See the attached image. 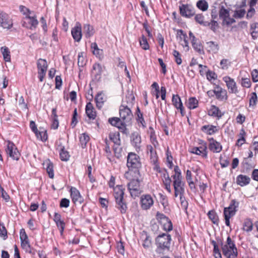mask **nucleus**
I'll return each instance as SVG.
<instances>
[{
    "instance_id": "f257e3e1",
    "label": "nucleus",
    "mask_w": 258,
    "mask_h": 258,
    "mask_svg": "<svg viewBox=\"0 0 258 258\" xmlns=\"http://www.w3.org/2000/svg\"><path fill=\"white\" fill-rule=\"evenodd\" d=\"M171 237L167 233L159 235L155 239L157 246L156 251L158 253H163L165 251H169L171 245Z\"/></svg>"
},
{
    "instance_id": "f03ea898",
    "label": "nucleus",
    "mask_w": 258,
    "mask_h": 258,
    "mask_svg": "<svg viewBox=\"0 0 258 258\" xmlns=\"http://www.w3.org/2000/svg\"><path fill=\"white\" fill-rule=\"evenodd\" d=\"M124 188L122 185H117L114 187V197L115 200L116 208L121 214H124L127 210V205L123 198Z\"/></svg>"
},
{
    "instance_id": "7ed1b4c3",
    "label": "nucleus",
    "mask_w": 258,
    "mask_h": 258,
    "mask_svg": "<svg viewBox=\"0 0 258 258\" xmlns=\"http://www.w3.org/2000/svg\"><path fill=\"white\" fill-rule=\"evenodd\" d=\"M221 243L222 252L226 258H237V248L234 242L230 236L227 237L226 241L224 244L222 242Z\"/></svg>"
},
{
    "instance_id": "20e7f679",
    "label": "nucleus",
    "mask_w": 258,
    "mask_h": 258,
    "mask_svg": "<svg viewBox=\"0 0 258 258\" xmlns=\"http://www.w3.org/2000/svg\"><path fill=\"white\" fill-rule=\"evenodd\" d=\"M126 165L129 169V172H126V176L128 174H131L134 169H135V174L140 176L138 169L141 167V163L138 155L133 153H130L127 156Z\"/></svg>"
},
{
    "instance_id": "39448f33",
    "label": "nucleus",
    "mask_w": 258,
    "mask_h": 258,
    "mask_svg": "<svg viewBox=\"0 0 258 258\" xmlns=\"http://www.w3.org/2000/svg\"><path fill=\"white\" fill-rule=\"evenodd\" d=\"M141 176L136 174V179H133L127 183L128 189L132 197H138L141 193L140 187L141 180L139 177Z\"/></svg>"
},
{
    "instance_id": "423d86ee",
    "label": "nucleus",
    "mask_w": 258,
    "mask_h": 258,
    "mask_svg": "<svg viewBox=\"0 0 258 258\" xmlns=\"http://www.w3.org/2000/svg\"><path fill=\"white\" fill-rule=\"evenodd\" d=\"M131 108L127 106L120 105L119 107V116L123 123L126 125L131 123V120L133 117V114L131 110Z\"/></svg>"
},
{
    "instance_id": "0eeeda50",
    "label": "nucleus",
    "mask_w": 258,
    "mask_h": 258,
    "mask_svg": "<svg viewBox=\"0 0 258 258\" xmlns=\"http://www.w3.org/2000/svg\"><path fill=\"white\" fill-rule=\"evenodd\" d=\"M219 14L220 18L222 20V25L229 26L235 22V20L230 17L229 11L224 6L221 7Z\"/></svg>"
},
{
    "instance_id": "6e6552de",
    "label": "nucleus",
    "mask_w": 258,
    "mask_h": 258,
    "mask_svg": "<svg viewBox=\"0 0 258 258\" xmlns=\"http://www.w3.org/2000/svg\"><path fill=\"white\" fill-rule=\"evenodd\" d=\"M7 143V147L5 149L7 154L13 159L18 160L20 154L15 144L10 141H8Z\"/></svg>"
},
{
    "instance_id": "1a4fd4ad",
    "label": "nucleus",
    "mask_w": 258,
    "mask_h": 258,
    "mask_svg": "<svg viewBox=\"0 0 258 258\" xmlns=\"http://www.w3.org/2000/svg\"><path fill=\"white\" fill-rule=\"evenodd\" d=\"M38 24L35 15H27L25 17L22 25L29 29H35Z\"/></svg>"
},
{
    "instance_id": "9d476101",
    "label": "nucleus",
    "mask_w": 258,
    "mask_h": 258,
    "mask_svg": "<svg viewBox=\"0 0 258 258\" xmlns=\"http://www.w3.org/2000/svg\"><path fill=\"white\" fill-rule=\"evenodd\" d=\"M38 78L40 82H42L47 70V63L45 59L40 58L37 62Z\"/></svg>"
},
{
    "instance_id": "9b49d317",
    "label": "nucleus",
    "mask_w": 258,
    "mask_h": 258,
    "mask_svg": "<svg viewBox=\"0 0 258 258\" xmlns=\"http://www.w3.org/2000/svg\"><path fill=\"white\" fill-rule=\"evenodd\" d=\"M179 11L180 15L186 18H190L195 14L194 8L189 5H181L179 6Z\"/></svg>"
},
{
    "instance_id": "f8f14e48",
    "label": "nucleus",
    "mask_w": 258,
    "mask_h": 258,
    "mask_svg": "<svg viewBox=\"0 0 258 258\" xmlns=\"http://www.w3.org/2000/svg\"><path fill=\"white\" fill-rule=\"evenodd\" d=\"M0 26L4 29H9L13 26L12 19L6 13H0Z\"/></svg>"
},
{
    "instance_id": "ddd939ff",
    "label": "nucleus",
    "mask_w": 258,
    "mask_h": 258,
    "mask_svg": "<svg viewBox=\"0 0 258 258\" xmlns=\"http://www.w3.org/2000/svg\"><path fill=\"white\" fill-rule=\"evenodd\" d=\"M108 122L113 126L118 127L120 131L123 134H127V130L126 128V124L123 123V121L120 118L112 117L109 118Z\"/></svg>"
},
{
    "instance_id": "4468645a",
    "label": "nucleus",
    "mask_w": 258,
    "mask_h": 258,
    "mask_svg": "<svg viewBox=\"0 0 258 258\" xmlns=\"http://www.w3.org/2000/svg\"><path fill=\"white\" fill-rule=\"evenodd\" d=\"M153 204L154 201L150 195H144L141 197V204L143 209H149Z\"/></svg>"
},
{
    "instance_id": "2eb2a0df",
    "label": "nucleus",
    "mask_w": 258,
    "mask_h": 258,
    "mask_svg": "<svg viewBox=\"0 0 258 258\" xmlns=\"http://www.w3.org/2000/svg\"><path fill=\"white\" fill-rule=\"evenodd\" d=\"M239 205V203L235 200H232L228 207L224 209V214L231 216H234L237 211V208Z\"/></svg>"
},
{
    "instance_id": "dca6fc26",
    "label": "nucleus",
    "mask_w": 258,
    "mask_h": 258,
    "mask_svg": "<svg viewBox=\"0 0 258 258\" xmlns=\"http://www.w3.org/2000/svg\"><path fill=\"white\" fill-rule=\"evenodd\" d=\"M223 80L226 83L229 92L230 93L236 94L238 93L236 84L233 79L226 76L223 78Z\"/></svg>"
},
{
    "instance_id": "f3484780",
    "label": "nucleus",
    "mask_w": 258,
    "mask_h": 258,
    "mask_svg": "<svg viewBox=\"0 0 258 258\" xmlns=\"http://www.w3.org/2000/svg\"><path fill=\"white\" fill-rule=\"evenodd\" d=\"M135 96L132 92H128L125 97L123 98L121 105L127 106V107L132 108L134 104Z\"/></svg>"
},
{
    "instance_id": "a211bd4d",
    "label": "nucleus",
    "mask_w": 258,
    "mask_h": 258,
    "mask_svg": "<svg viewBox=\"0 0 258 258\" xmlns=\"http://www.w3.org/2000/svg\"><path fill=\"white\" fill-rule=\"evenodd\" d=\"M213 93L216 95V98L220 101L226 100L227 99L226 90L223 89L219 86H217L213 90Z\"/></svg>"
},
{
    "instance_id": "6ab92c4d",
    "label": "nucleus",
    "mask_w": 258,
    "mask_h": 258,
    "mask_svg": "<svg viewBox=\"0 0 258 258\" xmlns=\"http://www.w3.org/2000/svg\"><path fill=\"white\" fill-rule=\"evenodd\" d=\"M74 39L77 42H80L82 36V29L80 24H77L71 31Z\"/></svg>"
},
{
    "instance_id": "aec40b11",
    "label": "nucleus",
    "mask_w": 258,
    "mask_h": 258,
    "mask_svg": "<svg viewBox=\"0 0 258 258\" xmlns=\"http://www.w3.org/2000/svg\"><path fill=\"white\" fill-rule=\"evenodd\" d=\"M131 141L132 145L137 149L141 147V138L138 132H134L131 136Z\"/></svg>"
},
{
    "instance_id": "412c9836",
    "label": "nucleus",
    "mask_w": 258,
    "mask_h": 258,
    "mask_svg": "<svg viewBox=\"0 0 258 258\" xmlns=\"http://www.w3.org/2000/svg\"><path fill=\"white\" fill-rule=\"evenodd\" d=\"M53 220L58 228L59 229L60 235L62 236L65 227V223L64 221L61 220V215L58 213H55Z\"/></svg>"
},
{
    "instance_id": "4be33fe9",
    "label": "nucleus",
    "mask_w": 258,
    "mask_h": 258,
    "mask_svg": "<svg viewBox=\"0 0 258 258\" xmlns=\"http://www.w3.org/2000/svg\"><path fill=\"white\" fill-rule=\"evenodd\" d=\"M190 152L197 155H201L204 157H207V152L206 144L204 143L200 147L193 148Z\"/></svg>"
},
{
    "instance_id": "5701e85b",
    "label": "nucleus",
    "mask_w": 258,
    "mask_h": 258,
    "mask_svg": "<svg viewBox=\"0 0 258 258\" xmlns=\"http://www.w3.org/2000/svg\"><path fill=\"white\" fill-rule=\"evenodd\" d=\"M172 101L173 105L180 111L181 115L183 116V107L181 99L178 95H173Z\"/></svg>"
},
{
    "instance_id": "b1692460",
    "label": "nucleus",
    "mask_w": 258,
    "mask_h": 258,
    "mask_svg": "<svg viewBox=\"0 0 258 258\" xmlns=\"http://www.w3.org/2000/svg\"><path fill=\"white\" fill-rule=\"evenodd\" d=\"M43 168L46 170L49 177L53 178L54 177L53 166L52 163L49 160H46L43 163Z\"/></svg>"
},
{
    "instance_id": "393cba45",
    "label": "nucleus",
    "mask_w": 258,
    "mask_h": 258,
    "mask_svg": "<svg viewBox=\"0 0 258 258\" xmlns=\"http://www.w3.org/2000/svg\"><path fill=\"white\" fill-rule=\"evenodd\" d=\"M209 149L214 153H219L222 150V146L213 139L210 140Z\"/></svg>"
},
{
    "instance_id": "a878e982",
    "label": "nucleus",
    "mask_w": 258,
    "mask_h": 258,
    "mask_svg": "<svg viewBox=\"0 0 258 258\" xmlns=\"http://www.w3.org/2000/svg\"><path fill=\"white\" fill-rule=\"evenodd\" d=\"M71 196L74 203L78 202L81 204L83 202V198L81 197L80 192L75 187L71 188Z\"/></svg>"
},
{
    "instance_id": "bb28decb",
    "label": "nucleus",
    "mask_w": 258,
    "mask_h": 258,
    "mask_svg": "<svg viewBox=\"0 0 258 258\" xmlns=\"http://www.w3.org/2000/svg\"><path fill=\"white\" fill-rule=\"evenodd\" d=\"M206 48L209 52L217 53L219 50V44L213 41L206 42Z\"/></svg>"
},
{
    "instance_id": "cd10ccee",
    "label": "nucleus",
    "mask_w": 258,
    "mask_h": 258,
    "mask_svg": "<svg viewBox=\"0 0 258 258\" xmlns=\"http://www.w3.org/2000/svg\"><path fill=\"white\" fill-rule=\"evenodd\" d=\"M250 181V178L245 175L240 174L236 178V183L241 186L248 184Z\"/></svg>"
},
{
    "instance_id": "c85d7f7f",
    "label": "nucleus",
    "mask_w": 258,
    "mask_h": 258,
    "mask_svg": "<svg viewBox=\"0 0 258 258\" xmlns=\"http://www.w3.org/2000/svg\"><path fill=\"white\" fill-rule=\"evenodd\" d=\"M86 113L89 118L92 119L95 118L96 112L91 102H88L86 106Z\"/></svg>"
},
{
    "instance_id": "c756f323",
    "label": "nucleus",
    "mask_w": 258,
    "mask_h": 258,
    "mask_svg": "<svg viewBox=\"0 0 258 258\" xmlns=\"http://www.w3.org/2000/svg\"><path fill=\"white\" fill-rule=\"evenodd\" d=\"M208 114L210 116L219 118L222 117L223 113L221 112L218 107L215 105H212L208 110Z\"/></svg>"
},
{
    "instance_id": "7c9ffc66",
    "label": "nucleus",
    "mask_w": 258,
    "mask_h": 258,
    "mask_svg": "<svg viewBox=\"0 0 258 258\" xmlns=\"http://www.w3.org/2000/svg\"><path fill=\"white\" fill-rule=\"evenodd\" d=\"M102 71L103 68L100 64L95 63L93 64L92 74L94 75L96 79H100Z\"/></svg>"
},
{
    "instance_id": "2f4dec72",
    "label": "nucleus",
    "mask_w": 258,
    "mask_h": 258,
    "mask_svg": "<svg viewBox=\"0 0 258 258\" xmlns=\"http://www.w3.org/2000/svg\"><path fill=\"white\" fill-rule=\"evenodd\" d=\"M96 106L98 108H100L103 106L104 103L106 100V97L102 93H98L96 95L95 98Z\"/></svg>"
},
{
    "instance_id": "473e14b6",
    "label": "nucleus",
    "mask_w": 258,
    "mask_h": 258,
    "mask_svg": "<svg viewBox=\"0 0 258 258\" xmlns=\"http://www.w3.org/2000/svg\"><path fill=\"white\" fill-rule=\"evenodd\" d=\"M184 185L185 183L173 184L174 189V196L177 197L178 195H184Z\"/></svg>"
},
{
    "instance_id": "72a5a7b5",
    "label": "nucleus",
    "mask_w": 258,
    "mask_h": 258,
    "mask_svg": "<svg viewBox=\"0 0 258 258\" xmlns=\"http://www.w3.org/2000/svg\"><path fill=\"white\" fill-rule=\"evenodd\" d=\"M109 140L114 143V145H120V135L118 132L110 133L109 134Z\"/></svg>"
},
{
    "instance_id": "f704fd0d",
    "label": "nucleus",
    "mask_w": 258,
    "mask_h": 258,
    "mask_svg": "<svg viewBox=\"0 0 258 258\" xmlns=\"http://www.w3.org/2000/svg\"><path fill=\"white\" fill-rule=\"evenodd\" d=\"M83 29L85 36L87 38L91 37L95 32L93 27L88 24H85Z\"/></svg>"
},
{
    "instance_id": "c9c22d12",
    "label": "nucleus",
    "mask_w": 258,
    "mask_h": 258,
    "mask_svg": "<svg viewBox=\"0 0 258 258\" xmlns=\"http://www.w3.org/2000/svg\"><path fill=\"white\" fill-rule=\"evenodd\" d=\"M148 152L150 153V160L151 163H155L157 162L158 157L156 154L155 150L154 149L153 147L151 145H148L147 147Z\"/></svg>"
},
{
    "instance_id": "e433bc0d",
    "label": "nucleus",
    "mask_w": 258,
    "mask_h": 258,
    "mask_svg": "<svg viewBox=\"0 0 258 258\" xmlns=\"http://www.w3.org/2000/svg\"><path fill=\"white\" fill-rule=\"evenodd\" d=\"M243 230L247 232H249L253 229V223L251 220L249 218H246L244 220L243 223Z\"/></svg>"
},
{
    "instance_id": "4c0bfd02",
    "label": "nucleus",
    "mask_w": 258,
    "mask_h": 258,
    "mask_svg": "<svg viewBox=\"0 0 258 258\" xmlns=\"http://www.w3.org/2000/svg\"><path fill=\"white\" fill-rule=\"evenodd\" d=\"M178 34L180 33V39L181 40V44L183 47H187L188 49V43L187 40V36L186 34L183 33L182 30H179L177 32Z\"/></svg>"
},
{
    "instance_id": "58836bf2",
    "label": "nucleus",
    "mask_w": 258,
    "mask_h": 258,
    "mask_svg": "<svg viewBox=\"0 0 258 258\" xmlns=\"http://www.w3.org/2000/svg\"><path fill=\"white\" fill-rule=\"evenodd\" d=\"M137 120L139 124H140L143 127H146V122L143 118L142 113H141L139 107L137 109Z\"/></svg>"
},
{
    "instance_id": "ea45409f",
    "label": "nucleus",
    "mask_w": 258,
    "mask_h": 258,
    "mask_svg": "<svg viewBox=\"0 0 258 258\" xmlns=\"http://www.w3.org/2000/svg\"><path fill=\"white\" fill-rule=\"evenodd\" d=\"M37 134H35L36 136L38 139H39L42 141H45L47 139V135L46 131L44 128H39V130L37 132Z\"/></svg>"
},
{
    "instance_id": "a19ab883",
    "label": "nucleus",
    "mask_w": 258,
    "mask_h": 258,
    "mask_svg": "<svg viewBox=\"0 0 258 258\" xmlns=\"http://www.w3.org/2000/svg\"><path fill=\"white\" fill-rule=\"evenodd\" d=\"M208 216L209 218L212 221L213 223L217 225H218L219 218L215 211L211 210L209 211L208 213Z\"/></svg>"
},
{
    "instance_id": "79ce46f5",
    "label": "nucleus",
    "mask_w": 258,
    "mask_h": 258,
    "mask_svg": "<svg viewBox=\"0 0 258 258\" xmlns=\"http://www.w3.org/2000/svg\"><path fill=\"white\" fill-rule=\"evenodd\" d=\"M195 21L199 24L204 26H209L208 22L204 21V16L202 14L196 15L195 17Z\"/></svg>"
},
{
    "instance_id": "37998d69",
    "label": "nucleus",
    "mask_w": 258,
    "mask_h": 258,
    "mask_svg": "<svg viewBox=\"0 0 258 258\" xmlns=\"http://www.w3.org/2000/svg\"><path fill=\"white\" fill-rule=\"evenodd\" d=\"M196 6L198 9L202 11H206L208 10L209 5L205 0H199L197 2Z\"/></svg>"
},
{
    "instance_id": "c03bdc74",
    "label": "nucleus",
    "mask_w": 258,
    "mask_h": 258,
    "mask_svg": "<svg viewBox=\"0 0 258 258\" xmlns=\"http://www.w3.org/2000/svg\"><path fill=\"white\" fill-rule=\"evenodd\" d=\"M1 52L6 61H10L11 55L10 52L8 47L6 46L1 47Z\"/></svg>"
},
{
    "instance_id": "a18cd8bd",
    "label": "nucleus",
    "mask_w": 258,
    "mask_h": 258,
    "mask_svg": "<svg viewBox=\"0 0 258 258\" xmlns=\"http://www.w3.org/2000/svg\"><path fill=\"white\" fill-rule=\"evenodd\" d=\"M202 131L209 135H212L217 131L216 126L214 125H205L202 127Z\"/></svg>"
},
{
    "instance_id": "49530a36",
    "label": "nucleus",
    "mask_w": 258,
    "mask_h": 258,
    "mask_svg": "<svg viewBox=\"0 0 258 258\" xmlns=\"http://www.w3.org/2000/svg\"><path fill=\"white\" fill-rule=\"evenodd\" d=\"M245 134H246L245 132L244 131V130L243 128H242L240 130V133L239 134V138L236 142V145L237 146H241L245 143Z\"/></svg>"
},
{
    "instance_id": "de8ad7c7",
    "label": "nucleus",
    "mask_w": 258,
    "mask_h": 258,
    "mask_svg": "<svg viewBox=\"0 0 258 258\" xmlns=\"http://www.w3.org/2000/svg\"><path fill=\"white\" fill-rule=\"evenodd\" d=\"M60 158L62 161H67L69 159L70 155L69 152L66 151L64 147L60 148L59 151Z\"/></svg>"
},
{
    "instance_id": "09e8293b",
    "label": "nucleus",
    "mask_w": 258,
    "mask_h": 258,
    "mask_svg": "<svg viewBox=\"0 0 258 258\" xmlns=\"http://www.w3.org/2000/svg\"><path fill=\"white\" fill-rule=\"evenodd\" d=\"M198 106V101L195 97H190L188 101L187 106L190 109H194Z\"/></svg>"
},
{
    "instance_id": "8fccbe9b",
    "label": "nucleus",
    "mask_w": 258,
    "mask_h": 258,
    "mask_svg": "<svg viewBox=\"0 0 258 258\" xmlns=\"http://www.w3.org/2000/svg\"><path fill=\"white\" fill-rule=\"evenodd\" d=\"M89 140L90 137L87 134L84 133L81 135V137H80V141L81 144V146L83 148L86 147V145Z\"/></svg>"
},
{
    "instance_id": "3c124183",
    "label": "nucleus",
    "mask_w": 258,
    "mask_h": 258,
    "mask_svg": "<svg viewBox=\"0 0 258 258\" xmlns=\"http://www.w3.org/2000/svg\"><path fill=\"white\" fill-rule=\"evenodd\" d=\"M163 225V229L166 231H170L172 230V224L170 220L169 219L168 220L164 221L161 223Z\"/></svg>"
},
{
    "instance_id": "603ef678",
    "label": "nucleus",
    "mask_w": 258,
    "mask_h": 258,
    "mask_svg": "<svg viewBox=\"0 0 258 258\" xmlns=\"http://www.w3.org/2000/svg\"><path fill=\"white\" fill-rule=\"evenodd\" d=\"M140 44L142 48L144 50H147L149 48L147 38L144 36H143L142 38L140 39Z\"/></svg>"
},
{
    "instance_id": "864d4df0",
    "label": "nucleus",
    "mask_w": 258,
    "mask_h": 258,
    "mask_svg": "<svg viewBox=\"0 0 258 258\" xmlns=\"http://www.w3.org/2000/svg\"><path fill=\"white\" fill-rule=\"evenodd\" d=\"M194 49L200 54L204 53V49L202 45L200 42L196 43H194L192 45Z\"/></svg>"
},
{
    "instance_id": "5fc2aeb1",
    "label": "nucleus",
    "mask_w": 258,
    "mask_h": 258,
    "mask_svg": "<svg viewBox=\"0 0 258 258\" xmlns=\"http://www.w3.org/2000/svg\"><path fill=\"white\" fill-rule=\"evenodd\" d=\"M113 151L115 156L119 158L121 156L122 148L120 145H114Z\"/></svg>"
},
{
    "instance_id": "6e6d98bb",
    "label": "nucleus",
    "mask_w": 258,
    "mask_h": 258,
    "mask_svg": "<svg viewBox=\"0 0 258 258\" xmlns=\"http://www.w3.org/2000/svg\"><path fill=\"white\" fill-rule=\"evenodd\" d=\"M173 55L175 58V61L177 64H180L182 62V59L181 58V55L178 51L176 50H174L173 51Z\"/></svg>"
},
{
    "instance_id": "4d7b16f0",
    "label": "nucleus",
    "mask_w": 258,
    "mask_h": 258,
    "mask_svg": "<svg viewBox=\"0 0 258 258\" xmlns=\"http://www.w3.org/2000/svg\"><path fill=\"white\" fill-rule=\"evenodd\" d=\"M257 97L255 92H253L250 95V97L249 99V105L250 106H254L256 104V102L257 101Z\"/></svg>"
},
{
    "instance_id": "13d9d810",
    "label": "nucleus",
    "mask_w": 258,
    "mask_h": 258,
    "mask_svg": "<svg viewBox=\"0 0 258 258\" xmlns=\"http://www.w3.org/2000/svg\"><path fill=\"white\" fill-rule=\"evenodd\" d=\"M157 219L159 221L160 223H162L164 221L168 220L169 218L166 217L163 214L157 212L156 214Z\"/></svg>"
},
{
    "instance_id": "bf43d9fd",
    "label": "nucleus",
    "mask_w": 258,
    "mask_h": 258,
    "mask_svg": "<svg viewBox=\"0 0 258 258\" xmlns=\"http://www.w3.org/2000/svg\"><path fill=\"white\" fill-rule=\"evenodd\" d=\"M78 64L79 67H83L85 64L83 52H80L78 56Z\"/></svg>"
},
{
    "instance_id": "052dcab7",
    "label": "nucleus",
    "mask_w": 258,
    "mask_h": 258,
    "mask_svg": "<svg viewBox=\"0 0 258 258\" xmlns=\"http://www.w3.org/2000/svg\"><path fill=\"white\" fill-rule=\"evenodd\" d=\"M0 236L4 237V239L7 238V231L4 224H0Z\"/></svg>"
},
{
    "instance_id": "680f3d73",
    "label": "nucleus",
    "mask_w": 258,
    "mask_h": 258,
    "mask_svg": "<svg viewBox=\"0 0 258 258\" xmlns=\"http://www.w3.org/2000/svg\"><path fill=\"white\" fill-rule=\"evenodd\" d=\"M167 179L164 180V184L165 186L166 189L169 192H171V179L170 178L167 177Z\"/></svg>"
},
{
    "instance_id": "e2e57ef3",
    "label": "nucleus",
    "mask_w": 258,
    "mask_h": 258,
    "mask_svg": "<svg viewBox=\"0 0 258 258\" xmlns=\"http://www.w3.org/2000/svg\"><path fill=\"white\" fill-rule=\"evenodd\" d=\"M151 244V240L150 239V237L147 235H146V237L145 239L144 240L143 243V246L147 248H149Z\"/></svg>"
},
{
    "instance_id": "0e129e2a",
    "label": "nucleus",
    "mask_w": 258,
    "mask_h": 258,
    "mask_svg": "<svg viewBox=\"0 0 258 258\" xmlns=\"http://www.w3.org/2000/svg\"><path fill=\"white\" fill-rule=\"evenodd\" d=\"M105 142V152L107 154V156H108L111 155V150L109 147V141L107 139H105L104 140Z\"/></svg>"
},
{
    "instance_id": "69168bd1",
    "label": "nucleus",
    "mask_w": 258,
    "mask_h": 258,
    "mask_svg": "<svg viewBox=\"0 0 258 258\" xmlns=\"http://www.w3.org/2000/svg\"><path fill=\"white\" fill-rule=\"evenodd\" d=\"M241 85L245 88H249L251 86V82L248 78H242Z\"/></svg>"
},
{
    "instance_id": "338daca9",
    "label": "nucleus",
    "mask_w": 258,
    "mask_h": 258,
    "mask_svg": "<svg viewBox=\"0 0 258 258\" xmlns=\"http://www.w3.org/2000/svg\"><path fill=\"white\" fill-rule=\"evenodd\" d=\"M245 11L243 9L236 11L233 16L235 18H241L244 17Z\"/></svg>"
},
{
    "instance_id": "774afa93",
    "label": "nucleus",
    "mask_w": 258,
    "mask_h": 258,
    "mask_svg": "<svg viewBox=\"0 0 258 258\" xmlns=\"http://www.w3.org/2000/svg\"><path fill=\"white\" fill-rule=\"evenodd\" d=\"M251 77L254 82H258V71L257 70L255 69L252 71Z\"/></svg>"
}]
</instances>
